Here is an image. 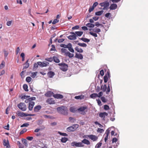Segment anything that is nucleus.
<instances>
[{"label": "nucleus", "mask_w": 148, "mask_h": 148, "mask_svg": "<svg viewBox=\"0 0 148 148\" xmlns=\"http://www.w3.org/2000/svg\"><path fill=\"white\" fill-rule=\"evenodd\" d=\"M57 110L59 113L64 115H66L68 114L67 108L66 107L64 106L59 107L57 108Z\"/></svg>", "instance_id": "f257e3e1"}, {"label": "nucleus", "mask_w": 148, "mask_h": 148, "mask_svg": "<svg viewBox=\"0 0 148 148\" xmlns=\"http://www.w3.org/2000/svg\"><path fill=\"white\" fill-rule=\"evenodd\" d=\"M61 51L62 53H64L66 56H68L70 58H72L74 56L73 54L71 53L65 48H62L61 49Z\"/></svg>", "instance_id": "f03ea898"}, {"label": "nucleus", "mask_w": 148, "mask_h": 148, "mask_svg": "<svg viewBox=\"0 0 148 148\" xmlns=\"http://www.w3.org/2000/svg\"><path fill=\"white\" fill-rule=\"evenodd\" d=\"M58 65L60 66V69L63 71H65L68 69V66L66 63H62L58 64Z\"/></svg>", "instance_id": "7ed1b4c3"}, {"label": "nucleus", "mask_w": 148, "mask_h": 148, "mask_svg": "<svg viewBox=\"0 0 148 148\" xmlns=\"http://www.w3.org/2000/svg\"><path fill=\"white\" fill-rule=\"evenodd\" d=\"M18 108L21 110L24 111L27 109V106L24 103H20L17 105Z\"/></svg>", "instance_id": "20e7f679"}, {"label": "nucleus", "mask_w": 148, "mask_h": 148, "mask_svg": "<svg viewBox=\"0 0 148 148\" xmlns=\"http://www.w3.org/2000/svg\"><path fill=\"white\" fill-rule=\"evenodd\" d=\"M79 127V125L77 124L68 127L66 130L68 132H72L76 130Z\"/></svg>", "instance_id": "39448f33"}, {"label": "nucleus", "mask_w": 148, "mask_h": 148, "mask_svg": "<svg viewBox=\"0 0 148 148\" xmlns=\"http://www.w3.org/2000/svg\"><path fill=\"white\" fill-rule=\"evenodd\" d=\"M87 137L89 138L93 141H96L98 139V137L95 135H85L83 136L84 138H87Z\"/></svg>", "instance_id": "423d86ee"}, {"label": "nucleus", "mask_w": 148, "mask_h": 148, "mask_svg": "<svg viewBox=\"0 0 148 148\" xmlns=\"http://www.w3.org/2000/svg\"><path fill=\"white\" fill-rule=\"evenodd\" d=\"M99 5L101 7H103V8H102L103 9L106 10L109 6L110 4L108 1H106L100 3L99 4Z\"/></svg>", "instance_id": "0eeeda50"}, {"label": "nucleus", "mask_w": 148, "mask_h": 148, "mask_svg": "<svg viewBox=\"0 0 148 148\" xmlns=\"http://www.w3.org/2000/svg\"><path fill=\"white\" fill-rule=\"evenodd\" d=\"M71 145L73 147H84V145L82 142L77 143L76 142H73L71 143Z\"/></svg>", "instance_id": "6e6552de"}, {"label": "nucleus", "mask_w": 148, "mask_h": 148, "mask_svg": "<svg viewBox=\"0 0 148 148\" xmlns=\"http://www.w3.org/2000/svg\"><path fill=\"white\" fill-rule=\"evenodd\" d=\"M87 107L86 106H82L78 108L77 110L79 112H80L81 114L83 115H84L86 114V112L87 111H85V110L86 109Z\"/></svg>", "instance_id": "1a4fd4ad"}, {"label": "nucleus", "mask_w": 148, "mask_h": 148, "mask_svg": "<svg viewBox=\"0 0 148 148\" xmlns=\"http://www.w3.org/2000/svg\"><path fill=\"white\" fill-rule=\"evenodd\" d=\"M70 33L71 35L67 37L68 39L70 40H75L77 39V37L74 32H71Z\"/></svg>", "instance_id": "9d476101"}, {"label": "nucleus", "mask_w": 148, "mask_h": 148, "mask_svg": "<svg viewBox=\"0 0 148 148\" xmlns=\"http://www.w3.org/2000/svg\"><path fill=\"white\" fill-rule=\"evenodd\" d=\"M16 114L18 116L22 117L27 116H33L34 115L32 114L24 113L23 112L20 111H18Z\"/></svg>", "instance_id": "9b49d317"}, {"label": "nucleus", "mask_w": 148, "mask_h": 148, "mask_svg": "<svg viewBox=\"0 0 148 148\" xmlns=\"http://www.w3.org/2000/svg\"><path fill=\"white\" fill-rule=\"evenodd\" d=\"M110 77V71L108 70L107 73L105 75L104 77V81L105 83H106L108 80V79Z\"/></svg>", "instance_id": "f8f14e48"}, {"label": "nucleus", "mask_w": 148, "mask_h": 148, "mask_svg": "<svg viewBox=\"0 0 148 148\" xmlns=\"http://www.w3.org/2000/svg\"><path fill=\"white\" fill-rule=\"evenodd\" d=\"M38 64L39 66L41 67H46L49 64V63L48 62H38Z\"/></svg>", "instance_id": "ddd939ff"}, {"label": "nucleus", "mask_w": 148, "mask_h": 148, "mask_svg": "<svg viewBox=\"0 0 148 148\" xmlns=\"http://www.w3.org/2000/svg\"><path fill=\"white\" fill-rule=\"evenodd\" d=\"M3 145L4 146H6L5 148H9V143L8 138L6 139H5L3 140Z\"/></svg>", "instance_id": "4468645a"}, {"label": "nucleus", "mask_w": 148, "mask_h": 148, "mask_svg": "<svg viewBox=\"0 0 148 148\" xmlns=\"http://www.w3.org/2000/svg\"><path fill=\"white\" fill-rule=\"evenodd\" d=\"M47 103L50 104H54L55 103V101L52 98H49L46 100Z\"/></svg>", "instance_id": "2eb2a0df"}, {"label": "nucleus", "mask_w": 148, "mask_h": 148, "mask_svg": "<svg viewBox=\"0 0 148 148\" xmlns=\"http://www.w3.org/2000/svg\"><path fill=\"white\" fill-rule=\"evenodd\" d=\"M108 115V113L106 112H101L99 114V116L103 119H104L105 117L107 116Z\"/></svg>", "instance_id": "dca6fc26"}, {"label": "nucleus", "mask_w": 148, "mask_h": 148, "mask_svg": "<svg viewBox=\"0 0 148 148\" xmlns=\"http://www.w3.org/2000/svg\"><path fill=\"white\" fill-rule=\"evenodd\" d=\"M53 97L57 99H62L63 98V95L59 94H54L53 95Z\"/></svg>", "instance_id": "f3484780"}, {"label": "nucleus", "mask_w": 148, "mask_h": 148, "mask_svg": "<svg viewBox=\"0 0 148 148\" xmlns=\"http://www.w3.org/2000/svg\"><path fill=\"white\" fill-rule=\"evenodd\" d=\"M35 105V103L33 101H31L29 103L28 108L29 110L31 111Z\"/></svg>", "instance_id": "a211bd4d"}, {"label": "nucleus", "mask_w": 148, "mask_h": 148, "mask_svg": "<svg viewBox=\"0 0 148 148\" xmlns=\"http://www.w3.org/2000/svg\"><path fill=\"white\" fill-rule=\"evenodd\" d=\"M110 134V131L108 130H107L106 132L104 134V136H106L104 139L105 142H106L108 140L109 135Z\"/></svg>", "instance_id": "6ab92c4d"}, {"label": "nucleus", "mask_w": 148, "mask_h": 148, "mask_svg": "<svg viewBox=\"0 0 148 148\" xmlns=\"http://www.w3.org/2000/svg\"><path fill=\"white\" fill-rule=\"evenodd\" d=\"M117 5L115 3H112L110 5L109 8L110 10H114L116 9L117 8Z\"/></svg>", "instance_id": "aec40b11"}, {"label": "nucleus", "mask_w": 148, "mask_h": 148, "mask_svg": "<svg viewBox=\"0 0 148 148\" xmlns=\"http://www.w3.org/2000/svg\"><path fill=\"white\" fill-rule=\"evenodd\" d=\"M54 94L51 91H49L47 92L46 93H45V96L47 97H51L52 95Z\"/></svg>", "instance_id": "412c9836"}, {"label": "nucleus", "mask_w": 148, "mask_h": 148, "mask_svg": "<svg viewBox=\"0 0 148 148\" xmlns=\"http://www.w3.org/2000/svg\"><path fill=\"white\" fill-rule=\"evenodd\" d=\"M47 75L50 78L52 77L55 75L54 73L52 71H50L47 73Z\"/></svg>", "instance_id": "4be33fe9"}, {"label": "nucleus", "mask_w": 148, "mask_h": 148, "mask_svg": "<svg viewBox=\"0 0 148 148\" xmlns=\"http://www.w3.org/2000/svg\"><path fill=\"white\" fill-rule=\"evenodd\" d=\"M82 143H84L87 145H89L90 144L89 141L86 139H84L82 140Z\"/></svg>", "instance_id": "5701e85b"}, {"label": "nucleus", "mask_w": 148, "mask_h": 148, "mask_svg": "<svg viewBox=\"0 0 148 148\" xmlns=\"http://www.w3.org/2000/svg\"><path fill=\"white\" fill-rule=\"evenodd\" d=\"M75 56L76 58L80 59H82L83 58V55L81 54L76 53Z\"/></svg>", "instance_id": "b1692460"}, {"label": "nucleus", "mask_w": 148, "mask_h": 148, "mask_svg": "<svg viewBox=\"0 0 148 148\" xmlns=\"http://www.w3.org/2000/svg\"><path fill=\"white\" fill-rule=\"evenodd\" d=\"M41 107L40 105L37 106L34 108V111L35 112H38L41 108Z\"/></svg>", "instance_id": "393cba45"}, {"label": "nucleus", "mask_w": 148, "mask_h": 148, "mask_svg": "<svg viewBox=\"0 0 148 148\" xmlns=\"http://www.w3.org/2000/svg\"><path fill=\"white\" fill-rule=\"evenodd\" d=\"M110 85H111V82H109L107 90L106 91V93L107 94H108L110 91Z\"/></svg>", "instance_id": "a878e982"}, {"label": "nucleus", "mask_w": 148, "mask_h": 148, "mask_svg": "<svg viewBox=\"0 0 148 148\" xmlns=\"http://www.w3.org/2000/svg\"><path fill=\"white\" fill-rule=\"evenodd\" d=\"M76 35V36H81L83 34V32L81 31L75 32H74Z\"/></svg>", "instance_id": "bb28decb"}, {"label": "nucleus", "mask_w": 148, "mask_h": 148, "mask_svg": "<svg viewBox=\"0 0 148 148\" xmlns=\"http://www.w3.org/2000/svg\"><path fill=\"white\" fill-rule=\"evenodd\" d=\"M84 98V96L83 95H81L78 96H76L75 97V98L77 99H82Z\"/></svg>", "instance_id": "cd10ccee"}, {"label": "nucleus", "mask_w": 148, "mask_h": 148, "mask_svg": "<svg viewBox=\"0 0 148 148\" xmlns=\"http://www.w3.org/2000/svg\"><path fill=\"white\" fill-rule=\"evenodd\" d=\"M75 49L76 51L79 53H82L83 51L82 49L79 48L78 47H75Z\"/></svg>", "instance_id": "c85d7f7f"}, {"label": "nucleus", "mask_w": 148, "mask_h": 148, "mask_svg": "<svg viewBox=\"0 0 148 148\" xmlns=\"http://www.w3.org/2000/svg\"><path fill=\"white\" fill-rule=\"evenodd\" d=\"M70 111L72 112H75L77 111V109L76 108H75V107H72L70 108Z\"/></svg>", "instance_id": "c756f323"}, {"label": "nucleus", "mask_w": 148, "mask_h": 148, "mask_svg": "<svg viewBox=\"0 0 148 148\" xmlns=\"http://www.w3.org/2000/svg\"><path fill=\"white\" fill-rule=\"evenodd\" d=\"M53 60L54 62L57 63H58L60 62V60L58 58L55 56L53 57Z\"/></svg>", "instance_id": "7c9ffc66"}, {"label": "nucleus", "mask_w": 148, "mask_h": 148, "mask_svg": "<svg viewBox=\"0 0 148 148\" xmlns=\"http://www.w3.org/2000/svg\"><path fill=\"white\" fill-rule=\"evenodd\" d=\"M28 61L29 60H27V61H26V62L25 63V66L24 67V68H23V69H27V68L29 66V63H28Z\"/></svg>", "instance_id": "2f4dec72"}, {"label": "nucleus", "mask_w": 148, "mask_h": 148, "mask_svg": "<svg viewBox=\"0 0 148 148\" xmlns=\"http://www.w3.org/2000/svg\"><path fill=\"white\" fill-rule=\"evenodd\" d=\"M98 96V94L97 93H93L90 95V97L92 99H95Z\"/></svg>", "instance_id": "473e14b6"}, {"label": "nucleus", "mask_w": 148, "mask_h": 148, "mask_svg": "<svg viewBox=\"0 0 148 148\" xmlns=\"http://www.w3.org/2000/svg\"><path fill=\"white\" fill-rule=\"evenodd\" d=\"M60 140L62 143H65L68 140V138L66 137H62Z\"/></svg>", "instance_id": "72a5a7b5"}, {"label": "nucleus", "mask_w": 148, "mask_h": 148, "mask_svg": "<svg viewBox=\"0 0 148 148\" xmlns=\"http://www.w3.org/2000/svg\"><path fill=\"white\" fill-rule=\"evenodd\" d=\"M101 88L103 92H105L106 90L107 89L106 85V84H104L103 86V85H102L101 86Z\"/></svg>", "instance_id": "f704fd0d"}, {"label": "nucleus", "mask_w": 148, "mask_h": 148, "mask_svg": "<svg viewBox=\"0 0 148 148\" xmlns=\"http://www.w3.org/2000/svg\"><path fill=\"white\" fill-rule=\"evenodd\" d=\"M80 40H82L84 42H89L90 41V40L88 39L85 38H80Z\"/></svg>", "instance_id": "c9c22d12"}, {"label": "nucleus", "mask_w": 148, "mask_h": 148, "mask_svg": "<svg viewBox=\"0 0 148 148\" xmlns=\"http://www.w3.org/2000/svg\"><path fill=\"white\" fill-rule=\"evenodd\" d=\"M86 26L89 27H94L95 26V25L90 23H88L86 24Z\"/></svg>", "instance_id": "e433bc0d"}, {"label": "nucleus", "mask_w": 148, "mask_h": 148, "mask_svg": "<svg viewBox=\"0 0 148 148\" xmlns=\"http://www.w3.org/2000/svg\"><path fill=\"white\" fill-rule=\"evenodd\" d=\"M77 45L83 47H86L87 46V45L86 43H79L77 44Z\"/></svg>", "instance_id": "4c0bfd02"}, {"label": "nucleus", "mask_w": 148, "mask_h": 148, "mask_svg": "<svg viewBox=\"0 0 148 148\" xmlns=\"http://www.w3.org/2000/svg\"><path fill=\"white\" fill-rule=\"evenodd\" d=\"M103 10H101L96 12L95 13V14L96 15L100 16L103 13Z\"/></svg>", "instance_id": "58836bf2"}, {"label": "nucleus", "mask_w": 148, "mask_h": 148, "mask_svg": "<svg viewBox=\"0 0 148 148\" xmlns=\"http://www.w3.org/2000/svg\"><path fill=\"white\" fill-rule=\"evenodd\" d=\"M5 62L3 61L0 65V69H2L5 66Z\"/></svg>", "instance_id": "ea45409f"}, {"label": "nucleus", "mask_w": 148, "mask_h": 148, "mask_svg": "<svg viewBox=\"0 0 148 148\" xmlns=\"http://www.w3.org/2000/svg\"><path fill=\"white\" fill-rule=\"evenodd\" d=\"M23 89L26 91H28V86L26 84H24L23 86Z\"/></svg>", "instance_id": "a19ab883"}, {"label": "nucleus", "mask_w": 148, "mask_h": 148, "mask_svg": "<svg viewBox=\"0 0 148 148\" xmlns=\"http://www.w3.org/2000/svg\"><path fill=\"white\" fill-rule=\"evenodd\" d=\"M45 60L49 62H51L53 60V58H45Z\"/></svg>", "instance_id": "79ce46f5"}, {"label": "nucleus", "mask_w": 148, "mask_h": 148, "mask_svg": "<svg viewBox=\"0 0 148 148\" xmlns=\"http://www.w3.org/2000/svg\"><path fill=\"white\" fill-rule=\"evenodd\" d=\"M101 99L103 103H106L107 102V100L106 99V98L104 97H101Z\"/></svg>", "instance_id": "37998d69"}, {"label": "nucleus", "mask_w": 148, "mask_h": 148, "mask_svg": "<svg viewBox=\"0 0 148 148\" xmlns=\"http://www.w3.org/2000/svg\"><path fill=\"white\" fill-rule=\"evenodd\" d=\"M89 34L92 36L95 37H97V34L95 33H94L93 32H89Z\"/></svg>", "instance_id": "c03bdc74"}, {"label": "nucleus", "mask_w": 148, "mask_h": 148, "mask_svg": "<svg viewBox=\"0 0 148 148\" xmlns=\"http://www.w3.org/2000/svg\"><path fill=\"white\" fill-rule=\"evenodd\" d=\"M32 80V78L30 77H26V81L27 82H30Z\"/></svg>", "instance_id": "a18cd8bd"}, {"label": "nucleus", "mask_w": 148, "mask_h": 148, "mask_svg": "<svg viewBox=\"0 0 148 148\" xmlns=\"http://www.w3.org/2000/svg\"><path fill=\"white\" fill-rule=\"evenodd\" d=\"M38 65L39 64H38V62H37V63H34V65L33 69H37L38 68Z\"/></svg>", "instance_id": "49530a36"}, {"label": "nucleus", "mask_w": 148, "mask_h": 148, "mask_svg": "<svg viewBox=\"0 0 148 148\" xmlns=\"http://www.w3.org/2000/svg\"><path fill=\"white\" fill-rule=\"evenodd\" d=\"M30 96H26L25 95L22 96L21 98L22 99H26L29 98Z\"/></svg>", "instance_id": "de8ad7c7"}, {"label": "nucleus", "mask_w": 148, "mask_h": 148, "mask_svg": "<svg viewBox=\"0 0 148 148\" xmlns=\"http://www.w3.org/2000/svg\"><path fill=\"white\" fill-rule=\"evenodd\" d=\"M93 30L95 32L97 33H99L101 32V30L100 29L97 28H95Z\"/></svg>", "instance_id": "09e8293b"}, {"label": "nucleus", "mask_w": 148, "mask_h": 148, "mask_svg": "<svg viewBox=\"0 0 148 148\" xmlns=\"http://www.w3.org/2000/svg\"><path fill=\"white\" fill-rule=\"evenodd\" d=\"M69 121L72 123L74 122L75 120L74 118L71 117H69Z\"/></svg>", "instance_id": "8fccbe9b"}, {"label": "nucleus", "mask_w": 148, "mask_h": 148, "mask_svg": "<svg viewBox=\"0 0 148 148\" xmlns=\"http://www.w3.org/2000/svg\"><path fill=\"white\" fill-rule=\"evenodd\" d=\"M58 134H59L60 135L64 136H68V135L65 133H62L60 132H58Z\"/></svg>", "instance_id": "3c124183"}, {"label": "nucleus", "mask_w": 148, "mask_h": 148, "mask_svg": "<svg viewBox=\"0 0 148 148\" xmlns=\"http://www.w3.org/2000/svg\"><path fill=\"white\" fill-rule=\"evenodd\" d=\"M27 130L26 129H24L21 130L20 132V134H23L27 131Z\"/></svg>", "instance_id": "603ef678"}, {"label": "nucleus", "mask_w": 148, "mask_h": 148, "mask_svg": "<svg viewBox=\"0 0 148 148\" xmlns=\"http://www.w3.org/2000/svg\"><path fill=\"white\" fill-rule=\"evenodd\" d=\"M95 25L98 27L100 26H101V27H103V25L101 24H100L99 22H97L95 23Z\"/></svg>", "instance_id": "864d4df0"}, {"label": "nucleus", "mask_w": 148, "mask_h": 148, "mask_svg": "<svg viewBox=\"0 0 148 148\" xmlns=\"http://www.w3.org/2000/svg\"><path fill=\"white\" fill-rule=\"evenodd\" d=\"M104 109L106 110H107L109 109L110 108L107 105H105L104 106Z\"/></svg>", "instance_id": "5fc2aeb1"}, {"label": "nucleus", "mask_w": 148, "mask_h": 148, "mask_svg": "<svg viewBox=\"0 0 148 148\" xmlns=\"http://www.w3.org/2000/svg\"><path fill=\"white\" fill-rule=\"evenodd\" d=\"M37 72H34L32 73L31 75V76L33 77H35L36 75Z\"/></svg>", "instance_id": "6e6d98bb"}, {"label": "nucleus", "mask_w": 148, "mask_h": 148, "mask_svg": "<svg viewBox=\"0 0 148 148\" xmlns=\"http://www.w3.org/2000/svg\"><path fill=\"white\" fill-rule=\"evenodd\" d=\"M29 125V124L28 123H25L23 124L21 126V127H28Z\"/></svg>", "instance_id": "4d7b16f0"}, {"label": "nucleus", "mask_w": 148, "mask_h": 148, "mask_svg": "<svg viewBox=\"0 0 148 148\" xmlns=\"http://www.w3.org/2000/svg\"><path fill=\"white\" fill-rule=\"evenodd\" d=\"M3 53L4 54L5 57V58H6V57H7L8 55V53L7 51L5 50H3Z\"/></svg>", "instance_id": "13d9d810"}, {"label": "nucleus", "mask_w": 148, "mask_h": 148, "mask_svg": "<svg viewBox=\"0 0 148 148\" xmlns=\"http://www.w3.org/2000/svg\"><path fill=\"white\" fill-rule=\"evenodd\" d=\"M104 131V130L103 129L98 128L97 130V132L100 133L103 132Z\"/></svg>", "instance_id": "bf43d9fd"}, {"label": "nucleus", "mask_w": 148, "mask_h": 148, "mask_svg": "<svg viewBox=\"0 0 148 148\" xmlns=\"http://www.w3.org/2000/svg\"><path fill=\"white\" fill-rule=\"evenodd\" d=\"M59 20H58L57 19H56L53 20V21L52 22V23L53 24H55L56 23H58L59 22Z\"/></svg>", "instance_id": "052dcab7"}, {"label": "nucleus", "mask_w": 148, "mask_h": 148, "mask_svg": "<svg viewBox=\"0 0 148 148\" xmlns=\"http://www.w3.org/2000/svg\"><path fill=\"white\" fill-rule=\"evenodd\" d=\"M68 50H69L72 53H73L74 52V50L73 49L72 47L69 48L68 49Z\"/></svg>", "instance_id": "680f3d73"}, {"label": "nucleus", "mask_w": 148, "mask_h": 148, "mask_svg": "<svg viewBox=\"0 0 148 148\" xmlns=\"http://www.w3.org/2000/svg\"><path fill=\"white\" fill-rule=\"evenodd\" d=\"M102 145V143H97L95 147L97 148H99Z\"/></svg>", "instance_id": "e2e57ef3"}, {"label": "nucleus", "mask_w": 148, "mask_h": 148, "mask_svg": "<svg viewBox=\"0 0 148 148\" xmlns=\"http://www.w3.org/2000/svg\"><path fill=\"white\" fill-rule=\"evenodd\" d=\"M33 138V137L32 136H28L26 138V139L29 140H32Z\"/></svg>", "instance_id": "0e129e2a"}, {"label": "nucleus", "mask_w": 148, "mask_h": 148, "mask_svg": "<svg viewBox=\"0 0 148 148\" xmlns=\"http://www.w3.org/2000/svg\"><path fill=\"white\" fill-rule=\"evenodd\" d=\"M66 48H68V49L69 48L72 47L71 44L70 43H69L67 45H66Z\"/></svg>", "instance_id": "69168bd1"}, {"label": "nucleus", "mask_w": 148, "mask_h": 148, "mask_svg": "<svg viewBox=\"0 0 148 148\" xmlns=\"http://www.w3.org/2000/svg\"><path fill=\"white\" fill-rule=\"evenodd\" d=\"M79 28V26L78 25H76L74 27H72V29L73 30L77 29Z\"/></svg>", "instance_id": "338daca9"}, {"label": "nucleus", "mask_w": 148, "mask_h": 148, "mask_svg": "<svg viewBox=\"0 0 148 148\" xmlns=\"http://www.w3.org/2000/svg\"><path fill=\"white\" fill-rule=\"evenodd\" d=\"M118 140V139L117 138H113L112 140V143H116Z\"/></svg>", "instance_id": "774afa93"}]
</instances>
